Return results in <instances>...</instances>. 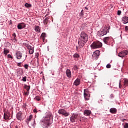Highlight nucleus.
<instances>
[{
	"label": "nucleus",
	"mask_w": 128,
	"mask_h": 128,
	"mask_svg": "<svg viewBox=\"0 0 128 128\" xmlns=\"http://www.w3.org/2000/svg\"><path fill=\"white\" fill-rule=\"evenodd\" d=\"M88 36L85 32H82L80 34V37L79 38L78 42V44L80 48H82L84 46L86 42H88Z\"/></svg>",
	"instance_id": "nucleus-1"
},
{
	"label": "nucleus",
	"mask_w": 128,
	"mask_h": 128,
	"mask_svg": "<svg viewBox=\"0 0 128 128\" xmlns=\"http://www.w3.org/2000/svg\"><path fill=\"white\" fill-rule=\"evenodd\" d=\"M102 46V44L100 41H96V42H94L93 44H90V47L92 48L96 49V48H99Z\"/></svg>",
	"instance_id": "nucleus-2"
},
{
	"label": "nucleus",
	"mask_w": 128,
	"mask_h": 128,
	"mask_svg": "<svg viewBox=\"0 0 128 128\" xmlns=\"http://www.w3.org/2000/svg\"><path fill=\"white\" fill-rule=\"evenodd\" d=\"M108 28L107 27H104L102 30H100L98 32V35L99 36H102L104 35H106L108 33Z\"/></svg>",
	"instance_id": "nucleus-3"
},
{
	"label": "nucleus",
	"mask_w": 128,
	"mask_h": 128,
	"mask_svg": "<svg viewBox=\"0 0 128 128\" xmlns=\"http://www.w3.org/2000/svg\"><path fill=\"white\" fill-rule=\"evenodd\" d=\"M26 118V116H24L23 112L22 111H20V112H18L16 114V118L18 120H23Z\"/></svg>",
	"instance_id": "nucleus-4"
},
{
	"label": "nucleus",
	"mask_w": 128,
	"mask_h": 128,
	"mask_svg": "<svg viewBox=\"0 0 128 128\" xmlns=\"http://www.w3.org/2000/svg\"><path fill=\"white\" fill-rule=\"evenodd\" d=\"M113 40V38L112 36H107L104 38L103 41L104 44H107L108 45V44H110V42Z\"/></svg>",
	"instance_id": "nucleus-5"
},
{
	"label": "nucleus",
	"mask_w": 128,
	"mask_h": 128,
	"mask_svg": "<svg viewBox=\"0 0 128 128\" xmlns=\"http://www.w3.org/2000/svg\"><path fill=\"white\" fill-rule=\"evenodd\" d=\"M58 113H59V114H62L64 116H69V114L62 108L59 109Z\"/></svg>",
	"instance_id": "nucleus-6"
},
{
	"label": "nucleus",
	"mask_w": 128,
	"mask_h": 128,
	"mask_svg": "<svg viewBox=\"0 0 128 128\" xmlns=\"http://www.w3.org/2000/svg\"><path fill=\"white\" fill-rule=\"evenodd\" d=\"M84 98L86 100H89L88 98H89L90 94V92H89L88 89L84 90Z\"/></svg>",
	"instance_id": "nucleus-7"
},
{
	"label": "nucleus",
	"mask_w": 128,
	"mask_h": 128,
	"mask_svg": "<svg viewBox=\"0 0 128 128\" xmlns=\"http://www.w3.org/2000/svg\"><path fill=\"white\" fill-rule=\"evenodd\" d=\"M70 119L72 122H76L78 120V115H76V114H73V115L71 116Z\"/></svg>",
	"instance_id": "nucleus-8"
},
{
	"label": "nucleus",
	"mask_w": 128,
	"mask_h": 128,
	"mask_svg": "<svg viewBox=\"0 0 128 128\" xmlns=\"http://www.w3.org/2000/svg\"><path fill=\"white\" fill-rule=\"evenodd\" d=\"M127 54H128V51L127 50H123L118 53V56L120 58H124Z\"/></svg>",
	"instance_id": "nucleus-9"
},
{
	"label": "nucleus",
	"mask_w": 128,
	"mask_h": 128,
	"mask_svg": "<svg viewBox=\"0 0 128 128\" xmlns=\"http://www.w3.org/2000/svg\"><path fill=\"white\" fill-rule=\"evenodd\" d=\"M100 52L99 50H96L94 52L92 56L96 60H98L100 56Z\"/></svg>",
	"instance_id": "nucleus-10"
},
{
	"label": "nucleus",
	"mask_w": 128,
	"mask_h": 128,
	"mask_svg": "<svg viewBox=\"0 0 128 128\" xmlns=\"http://www.w3.org/2000/svg\"><path fill=\"white\" fill-rule=\"evenodd\" d=\"M17 28L18 30H22V28H26V24L24 22L18 24Z\"/></svg>",
	"instance_id": "nucleus-11"
},
{
	"label": "nucleus",
	"mask_w": 128,
	"mask_h": 128,
	"mask_svg": "<svg viewBox=\"0 0 128 128\" xmlns=\"http://www.w3.org/2000/svg\"><path fill=\"white\" fill-rule=\"evenodd\" d=\"M122 22L124 24H126L128 23V16H123L122 20Z\"/></svg>",
	"instance_id": "nucleus-12"
},
{
	"label": "nucleus",
	"mask_w": 128,
	"mask_h": 128,
	"mask_svg": "<svg viewBox=\"0 0 128 128\" xmlns=\"http://www.w3.org/2000/svg\"><path fill=\"white\" fill-rule=\"evenodd\" d=\"M50 120H48L46 121V122H44L42 127L44 128H48L50 127Z\"/></svg>",
	"instance_id": "nucleus-13"
},
{
	"label": "nucleus",
	"mask_w": 128,
	"mask_h": 128,
	"mask_svg": "<svg viewBox=\"0 0 128 128\" xmlns=\"http://www.w3.org/2000/svg\"><path fill=\"white\" fill-rule=\"evenodd\" d=\"M66 74L68 78H70V77H72V72H70V69H67L66 72Z\"/></svg>",
	"instance_id": "nucleus-14"
},
{
	"label": "nucleus",
	"mask_w": 128,
	"mask_h": 128,
	"mask_svg": "<svg viewBox=\"0 0 128 128\" xmlns=\"http://www.w3.org/2000/svg\"><path fill=\"white\" fill-rule=\"evenodd\" d=\"M16 72L18 76L23 75V70L22 68H18Z\"/></svg>",
	"instance_id": "nucleus-15"
},
{
	"label": "nucleus",
	"mask_w": 128,
	"mask_h": 128,
	"mask_svg": "<svg viewBox=\"0 0 128 128\" xmlns=\"http://www.w3.org/2000/svg\"><path fill=\"white\" fill-rule=\"evenodd\" d=\"M92 114V111L90 110H84V116H90Z\"/></svg>",
	"instance_id": "nucleus-16"
},
{
	"label": "nucleus",
	"mask_w": 128,
	"mask_h": 128,
	"mask_svg": "<svg viewBox=\"0 0 128 128\" xmlns=\"http://www.w3.org/2000/svg\"><path fill=\"white\" fill-rule=\"evenodd\" d=\"M80 84V80L79 78L76 79V80L74 82V85L76 86H78Z\"/></svg>",
	"instance_id": "nucleus-17"
},
{
	"label": "nucleus",
	"mask_w": 128,
	"mask_h": 128,
	"mask_svg": "<svg viewBox=\"0 0 128 128\" xmlns=\"http://www.w3.org/2000/svg\"><path fill=\"white\" fill-rule=\"evenodd\" d=\"M4 119L5 120H8V119L10 118V114L9 112H4Z\"/></svg>",
	"instance_id": "nucleus-18"
},
{
	"label": "nucleus",
	"mask_w": 128,
	"mask_h": 128,
	"mask_svg": "<svg viewBox=\"0 0 128 128\" xmlns=\"http://www.w3.org/2000/svg\"><path fill=\"white\" fill-rule=\"evenodd\" d=\"M16 56L17 59L18 60H20L22 57V53H20V52H17L16 53Z\"/></svg>",
	"instance_id": "nucleus-19"
},
{
	"label": "nucleus",
	"mask_w": 128,
	"mask_h": 128,
	"mask_svg": "<svg viewBox=\"0 0 128 128\" xmlns=\"http://www.w3.org/2000/svg\"><path fill=\"white\" fill-rule=\"evenodd\" d=\"M33 118V115H30L28 118H27V120H26V122L27 124H30V121L32 120V119Z\"/></svg>",
	"instance_id": "nucleus-20"
},
{
	"label": "nucleus",
	"mask_w": 128,
	"mask_h": 128,
	"mask_svg": "<svg viewBox=\"0 0 128 128\" xmlns=\"http://www.w3.org/2000/svg\"><path fill=\"white\" fill-rule=\"evenodd\" d=\"M46 33H42L40 37V40H42L43 42H44V40H46Z\"/></svg>",
	"instance_id": "nucleus-21"
},
{
	"label": "nucleus",
	"mask_w": 128,
	"mask_h": 128,
	"mask_svg": "<svg viewBox=\"0 0 128 128\" xmlns=\"http://www.w3.org/2000/svg\"><path fill=\"white\" fill-rule=\"evenodd\" d=\"M110 112L112 114H116L117 112V110H116V108H111L110 110Z\"/></svg>",
	"instance_id": "nucleus-22"
},
{
	"label": "nucleus",
	"mask_w": 128,
	"mask_h": 128,
	"mask_svg": "<svg viewBox=\"0 0 128 128\" xmlns=\"http://www.w3.org/2000/svg\"><path fill=\"white\" fill-rule=\"evenodd\" d=\"M24 88L28 92H29L30 90V86H26V84H24Z\"/></svg>",
	"instance_id": "nucleus-23"
},
{
	"label": "nucleus",
	"mask_w": 128,
	"mask_h": 128,
	"mask_svg": "<svg viewBox=\"0 0 128 128\" xmlns=\"http://www.w3.org/2000/svg\"><path fill=\"white\" fill-rule=\"evenodd\" d=\"M34 30L36 32H40V26H36L34 27Z\"/></svg>",
	"instance_id": "nucleus-24"
},
{
	"label": "nucleus",
	"mask_w": 128,
	"mask_h": 128,
	"mask_svg": "<svg viewBox=\"0 0 128 128\" xmlns=\"http://www.w3.org/2000/svg\"><path fill=\"white\" fill-rule=\"evenodd\" d=\"M4 54H5V56H6V54H8V52H10L9 50L6 49V48H4Z\"/></svg>",
	"instance_id": "nucleus-25"
},
{
	"label": "nucleus",
	"mask_w": 128,
	"mask_h": 128,
	"mask_svg": "<svg viewBox=\"0 0 128 128\" xmlns=\"http://www.w3.org/2000/svg\"><path fill=\"white\" fill-rule=\"evenodd\" d=\"M48 18H46L44 20V24H45V26H46V24H48Z\"/></svg>",
	"instance_id": "nucleus-26"
},
{
	"label": "nucleus",
	"mask_w": 128,
	"mask_h": 128,
	"mask_svg": "<svg viewBox=\"0 0 128 128\" xmlns=\"http://www.w3.org/2000/svg\"><path fill=\"white\" fill-rule=\"evenodd\" d=\"M34 47H32L31 49H30V50H29V54H34Z\"/></svg>",
	"instance_id": "nucleus-27"
},
{
	"label": "nucleus",
	"mask_w": 128,
	"mask_h": 128,
	"mask_svg": "<svg viewBox=\"0 0 128 128\" xmlns=\"http://www.w3.org/2000/svg\"><path fill=\"white\" fill-rule=\"evenodd\" d=\"M124 87H126L127 86H128V80H124Z\"/></svg>",
	"instance_id": "nucleus-28"
},
{
	"label": "nucleus",
	"mask_w": 128,
	"mask_h": 128,
	"mask_svg": "<svg viewBox=\"0 0 128 128\" xmlns=\"http://www.w3.org/2000/svg\"><path fill=\"white\" fill-rule=\"evenodd\" d=\"M73 57L74 58H79L80 57V56L79 54H78V53H75V54L73 55Z\"/></svg>",
	"instance_id": "nucleus-29"
},
{
	"label": "nucleus",
	"mask_w": 128,
	"mask_h": 128,
	"mask_svg": "<svg viewBox=\"0 0 128 128\" xmlns=\"http://www.w3.org/2000/svg\"><path fill=\"white\" fill-rule=\"evenodd\" d=\"M34 100H36L37 101H40V96H36Z\"/></svg>",
	"instance_id": "nucleus-30"
},
{
	"label": "nucleus",
	"mask_w": 128,
	"mask_h": 128,
	"mask_svg": "<svg viewBox=\"0 0 128 128\" xmlns=\"http://www.w3.org/2000/svg\"><path fill=\"white\" fill-rule=\"evenodd\" d=\"M24 6L26 8H30L32 7L31 4H29L28 2H26V4H24Z\"/></svg>",
	"instance_id": "nucleus-31"
},
{
	"label": "nucleus",
	"mask_w": 128,
	"mask_h": 128,
	"mask_svg": "<svg viewBox=\"0 0 128 128\" xmlns=\"http://www.w3.org/2000/svg\"><path fill=\"white\" fill-rule=\"evenodd\" d=\"M80 16L81 17H83V16H84V11L83 10H82L81 11Z\"/></svg>",
	"instance_id": "nucleus-32"
},
{
	"label": "nucleus",
	"mask_w": 128,
	"mask_h": 128,
	"mask_svg": "<svg viewBox=\"0 0 128 128\" xmlns=\"http://www.w3.org/2000/svg\"><path fill=\"white\" fill-rule=\"evenodd\" d=\"M124 128H128V122H125L124 124Z\"/></svg>",
	"instance_id": "nucleus-33"
},
{
	"label": "nucleus",
	"mask_w": 128,
	"mask_h": 128,
	"mask_svg": "<svg viewBox=\"0 0 128 128\" xmlns=\"http://www.w3.org/2000/svg\"><path fill=\"white\" fill-rule=\"evenodd\" d=\"M24 45L26 47H27L28 49V47H29V44H28V42H25L24 44Z\"/></svg>",
	"instance_id": "nucleus-34"
},
{
	"label": "nucleus",
	"mask_w": 128,
	"mask_h": 128,
	"mask_svg": "<svg viewBox=\"0 0 128 128\" xmlns=\"http://www.w3.org/2000/svg\"><path fill=\"white\" fill-rule=\"evenodd\" d=\"M26 76H24V77H23L22 79V80H23V82H26Z\"/></svg>",
	"instance_id": "nucleus-35"
},
{
	"label": "nucleus",
	"mask_w": 128,
	"mask_h": 128,
	"mask_svg": "<svg viewBox=\"0 0 128 128\" xmlns=\"http://www.w3.org/2000/svg\"><path fill=\"white\" fill-rule=\"evenodd\" d=\"M74 70H78V66H76V65H74V66L73 68Z\"/></svg>",
	"instance_id": "nucleus-36"
},
{
	"label": "nucleus",
	"mask_w": 128,
	"mask_h": 128,
	"mask_svg": "<svg viewBox=\"0 0 128 128\" xmlns=\"http://www.w3.org/2000/svg\"><path fill=\"white\" fill-rule=\"evenodd\" d=\"M15 128H21L20 124H18L16 126Z\"/></svg>",
	"instance_id": "nucleus-37"
},
{
	"label": "nucleus",
	"mask_w": 128,
	"mask_h": 128,
	"mask_svg": "<svg viewBox=\"0 0 128 128\" xmlns=\"http://www.w3.org/2000/svg\"><path fill=\"white\" fill-rule=\"evenodd\" d=\"M29 66V65L28 64H24V68L26 69V70H28V68Z\"/></svg>",
	"instance_id": "nucleus-38"
},
{
	"label": "nucleus",
	"mask_w": 128,
	"mask_h": 128,
	"mask_svg": "<svg viewBox=\"0 0 128 128\" xmlns=\"http://www.w3.org/2000/svg\"><path fill=\"white\" fill-rule=\"evenodd\" d=\"M122 86L121 84V81L119 82V88H122Z\"/></svg>",
	"instance_id": "nucleus-39"
},
{
	"label": "nucleus",
	"mask_w": 128,
	"mask_h": 128,
	"mask_svg": "<svg viewBox=\"0 0 128 128\" xmlns=\"http://www.w3.org/2000/svg\"><path fill=\"white\" fill-rule=\"evenodd\" d=\"M111 65L110 64H108L107 65H106V68H111Z\"/></svg>",
	"instance_id": "nucleus-40"
},
{
	"label": "nucleus",
	"mask_w": 128,
	"mask_h": 128,
	"mask_svg": "<svg viewBox=\"0 0 128 128\" xmlns=\"http://www.w3.org/2000/svg\"><path fill=\"white\" fill-rule=\"evenodd\" d=\"M17 66H20L21 67L22 66V62H19L17 64Z\"/></svg>",
	"instance_id": "nucleus-41"
},
{
	"label": "nucleus",
	"mask_w": 128,
	"mask_h": 128,
	"mask_svg": "<svg viewBox=\"0 0 128 128\" xmlns=\"http://www.w3.org/2000/svg\"><path fill=\"white\" fill-rule=\"evenodd\" d=\"M8 58H11L12 59H13L12 56V55H10V54H8Z\"/></svg>",
	"instance_id": "nucleus-42"
},
{
	"label": "nucleus",
	"mask_w": 128,
	"mask_h": 128,
	"mask_svg": "<svg viewBox=\"0 0 128 128\" xmlns=\"http://www.w3.org/2000/svg\"><path fill=\"white\" fill-rule=\"evenodd\" d=\"M32 48H33V47H32V46H30L29 44V46H28V50H29V51L30 50H32Z\"/></svg>",
	"instance_id": "nucleus-43"
},
{
	"label": "nucleus",
	"mask_w": 128,
	"mask_h": 128,
	"mask_svg": "<svg viewBox=\"0 0 128 128\" xmlns=\"http://www.w3.org/2000/svg\"><path fill=\"white\" fill-rule=\"evenodd\" d=\"M122 14V11L121 10H118V16H120V14Z\"/></svg>",
	"instance_id": "nucleus-44"
},
{
	"label": "nucleus",
	"mask_w": 128,
	"mask_h": 128,
	"mask_svg": "<svg viewBox=\"0 0 128 128\" xmlns=\"http://www.w3.org/2000/svg\"><path fill=\"white\" fill-rule=\"evenodd\" d=\"M33 112H34V113H37V112H38L37 109H36V108L34 109Z\"/></svg>",
	"instance_id": "nucleus-45"
},
{
	"label": "nucleus",
	"mask_w": 128,
	"mask_h": 128,
	"mask_svg": "<svg viewBox=\"0 0 128 128\" xmlns=\"http://www.w3.org/2000/svg\"><path fill=\"white\" fill-rule=\"evenodd\" d=\"M125 30L126 31H128V26H125Z\"/></svg>",
	"instance_id": "nucleus-46"
},
{
	"label": "nucleus",
	"mask_w": 128,
	"mask_h": 128,
	"mask_svg": "<svg viewBox=\"0 0 128 128\" xmlns=\"http://www.w3.org/2000/svg\"><path fill=\"white\" fill-rule=\"evenodd\" d=\"M12 36H13L14 37V39L16 40V33H14V34H12Z\"/></svg>",
	"instance_id": "nucleus-47"
},
{
	"label": "nucleus",
	"mask_w": 128,
	"mask_h": 128,
	"mask_svg": "<svg viewBox=\"0 0 128 128\" xmlns=\"http://www.w3.org/2000/svg\"><path fill=\"white\" fill-rule=\"evenodd\" d=\"M24 94H25V96H28V92H24Z\"/></svg>",
	"instance_id": "nucleus-48"
},
{
	"label": "nucleus",
	"mask_w": 128,
	"mask_h": 128,
	"mask_svg": "<svg viewBox=\"0 0 128 128\" xmlns=\"http://www.w3.org/2000/svg\"><path fill=\"white\" fill-rule=\"evenodd\" d=\"M125 120H126V119H123V120H122V122H124Z\"/></svg>",
	"instance_id": "nucleus-49"
},
{
	"label": "nucleus",
	"mask_w": 128,
	"mask_h": 128,
	"mask_svg": "<svg viewBox=\"0 0 128 128\" xmlns=\"http://www.w3.org/2000/svg\"><path fill=\"white\" fill-rule=\"evenodd\" d=\"M85 8L86 10H88V7H85Z\"/></svg>",
	"instance_id": "nucleus-50"
},
{
	"label": "nucleus",
	"mask_w": 128,
	"mask_h": 128,
	"mask_svg": "<svg viewBox=\"0 0 128 128\" xmlns=\"http://www.w3.org/2000/svg\"><path fill=\"white\" fill-rule=\"evenodd\" d=\"M76 50H78V46H76Z\"/></svg>",
	"instance_id": "nucleus-51"
},
{
	"label": "nucleus",
	"mask_w": 128,
	"mask_h": 128,
	"mask_svg": "<svg viewBox=\"0 0 128 128\" xmlns=\"http://www.w3.org/2000/svg\"><path fill=\"white\" fill-rule=\"evenodd\" d=\"M113 96V94H112L110 95V96Z\"/></svg>",
	"instance_id": "nucleus-52"
},
{
	"label": "nucleus",
	"mask_w": 128,
	"mask_h": 128,
	"mask_svg": "<svg viewBox=\"0 0 128 128\" xmlns=\"http://www.w3.org/2000/svg\"><path fill=\"white\" fill-rule=\"evenodd\" d=\"M27 55H26V57Z\"/></svg>",
	"instance_id": "nucleus-53"
}]
</instances>
